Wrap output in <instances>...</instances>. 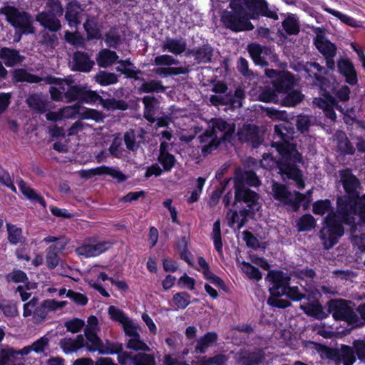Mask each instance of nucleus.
<instances>
[{"mask_svg":"<svg viewBox=\"0 0 365 365\" xmlns=\"http://www.w3.org/2000/svg\"><path fill=\"white\" fill-rule=\"evenodd\" d=\"M205 182V179L203 178L200 177L197 179L196 187L192 192L191 195L188 198V203H192L194 202H196L199 199V197L202 193V190Z\"/></svg>","mask_w":365,"mask_h":365,"instance_id":"nucleus-61","label":"nucleus"},{"mask_svg":"<svg viewBox=\"0 0 365 365\" xmlns=\"http://www.w3.org/2000/svg\"><path fill=\"white\" fill-rule=\"evenodd\" d=\"M350 302L342 299L331 300L329 309L336 320H344L349 324H359L357 314L349 306Z\"/></svg>","mask_w":365,"mask_h":365,"instance_id":"nucleus-14","label":"nucleus"},{"mask_svg":"<svg viewBox=\"0 0 365 365\" xmlns=\"http://www.w3.org/2000/svg\"><path fill=\"white\" fill-rule=\"evenodd\" d=\"M268 278L271 282L269 292L272 295L267 300L268 304L279 308H286L290 305V302L278 297L287 295L294 301H300L304 298V293L300 292L297 286L289 287V278L281 272H270Z\"/></svg>","mask_w":365,"mask_h":365,"instance_id":"nucleus-5","label":"nucleus"},{"mask_svg":"<svg viewBox=\"0 0 365 365\" xmlns=\"http://www.w3.org/2000/svg\"><path fill=\"white\" fill-rule=\"evenodd\" d=\"M168 147V143L161 142L160 155L158 157V160L162 164L165 171H170L175 163L174 156L167 152Z\"/></svg>","mask_w":365,"mask_h":365,"instance_id":"nucleus-32","label":"nucleus"},{"mask_svg":"<svg viewBox=\"0 0 365 365\" xmlns=\"http://www.w3.org/2000/svg\"><path fill=\"white\" fill-rule=\"evenodd\" d=\"M108 314L112 319L118 322L121 325L129 319L121 309L114 306L108 308Z\"/></svg>","mask_w":365,"mask_h":365,"instance_id":"nucleus-55","label":"nucleus"},{"mask_svg":"<svg viewBox=\"0 0 365 365\" xmlns=\"http://www.w3.org/2000/svg\"><path fill=\"white\" fill-rule=\"evenodd\" d=\"M300 308L307 315L314 317L318 319H322L327 317V314L324 311L322 305L317 302L301 304Z\"/></svg>","mask_w":365,"mask_h":365,"instance_id":"nucleus-33","label":"nucleus"},{"mask_svg":"<svg viewBox=\"0 0 365 365\" xmlns=\"http://www.w3.org/2000/svg\"><path fill=\"white\" fill-rule=\"evenodd\" d=\"M322 8L324 11H327V13L333 15L336 18H337L339 20H340L341 22L345 24L346 25H348L351 27H359V22L354 19V18L347 16L339 11L332 9L329 7H328L326 4H322Z\"/></svg>","mask_w":365,"mask_h":365,"instance_id":"nucleus-35","label":"nucleus"},{"mask_svg":"<svg viewBox=\"0 0 365 365\" xmlns=\"http://www.w3.org/2000/svg\"><path fill=\"white\" fill-rule=\"evenodd\" d=\"M82 9L76 2H71L68 4L66 11V19L70 27H76L81 23V14Z\"/></svg>","mask_w":365,"mask_h":365,"instance_id":"nucleus-28","label":"nucleus"},{"mask_svg":"<svg viewBox=\"0 0 365 365\" xmlns=\"http://www.w3.org/2000/svg\"><path fill=\"white\" fill-rule=\"evenodd\" d=\"M303 69L309 77L315 79V83L324 86V76L328 75V70L316 62H307Z\"/></svg>","mask_w":365,"mask_h":365,"instance_id":"nucleus-23","label":"nucleus"},{"mask_svg":"<svg viewBox=\"0 0 365 365\" xmlns=\"http://www.w3.org/2000/svg\"><path fill=\"white\" fill-rule=\"evenodd\" d=\"M83 26L88 38H100L101 37V26L95 18L88 19Z\"/></svg>","mask_w":365,"mask_h":365,"instance_id":"nucleus-38","label":"nucleus"},{"mask_svg":"<svg viewBox=\"0 0 365 365\" xmlns=\"http://www.w3.org/2000/svg\"><path fill=\"white\" fill-rule=\"evenodd\" d=\"M127 348L130 349H133L135 351L142 350V351H149L150 349L148 346L145 344L141 339L140 334L130 337L127 341L126 344Z\"/></svg>","mask_w":365,"mask_h":365,"instance_id":"nucleus-51","label":"nucleus"},{"mask_svg":"<svg viewBox=\"0 0 365 365\" xmlns=\"http://www.w3.org/2000/svg\"><path fill=\"white\" fill-rule=\"evenodd\" d=\"M262 359V354L260 351L255 352H242L239 354V361L242 365H255L258 364Z\"/></svg>","mask_w":365,"mask_h":365,"instance_id":"nucleus-39","label":"nucleus"},{"mask_svg":"<svg viewBox=\"0 0 365 365\" xmlns=\"http://www.w3.org/2000/svg\"><path fill=\"white\" fill-rule=\"evenodd\" d=\"M227 87L224 83H217L214 86L212 91L216 93L210 98V101L215 106L230 105L233 108L242 106V101L244 98V91L238 88L235 90L234 95L227 94Z\"/></svg>","mask_w":365,"mask_h":365,"instance_id":"nucleus-11","label":"nucleus"},{"mask_svg":"<svg viewBox=\"0 0 365 365\" xmlns=\"http://www.w3.org/2000/svg\"><path fill=\"white\" fill-rule=\"evenodd\" d=\"M53 86L50 87V93L53 100L66 102L80 100L82 87L73 86L72 82L64 79L54 78L49 82Z\"/></svg>","mask_w":365,"mask_h":365,"instance_id":"nucleus-10","label":"nucleus"},{"mask_svg":"<svg viewBox=\"0 0 365 365\" xmlns=\"http://www.w3.org/2000/svg\"><path fill=\"white\" fill-rule=\"evenodd\" d=\"M339 205V203L337 202ZM313 212L316 215H323L328 213L324 220V225L320 231V238L326 249L333 247L337 243L338 240L344 235L342 227L343 218L339 212L337 214L331 212V202L328 200H321L315 202L313 205Z\"/></svg>","mask_w":365,"mask_h":365,"instance_id":"nucleus-4","label":"nucleus"},{"mask_svg":"<svg viewBox=\"0 0 365 365\" xmlns=\"http://www.w3.org/2000/svg\"><path fill=\"white\" fill-rule=\"evenodd\" d=\"M258 198L256 192L244 187L241 182H236L235 199L237 200L244 201L252 210L255 211L259 208Z\"/></svg>","mask_w":365,"mask_h":365,"instance_id":"nucleus-18","label":"nucleus"},{"mask_svg":"<svg viewBox=\"0 0 365 365\" xmlns=\"http://www.w3.org/2000/svg\"><path fill=\"white\" fill-rule=\"evenodd\" d=\"M247 49L253 61L257 65L266 66L267 61L273 57L271 48L261 46L255 43L250 44Z\"/></svg>","mask_w":365,"mask_h":365,"instance_id":"nucleus-19","label":"nucleus"},{"mask_svg":"<svg viewBox=\"0 0 365 365\" xmlns=\"http://www.w3.org/2000/svg\"><path fill=\"white\" fill-rule=\"evenodd\" d=\"M153 72L163 78L168 77V76H175L180 73H185V71L182 68H173L160 66L153 69Z\"/></svg>","mask_w":365,"mask_h":365,"instance_id":"nucleus-49","label":"nucleus"},{"mask_svg":"<svg viewBox=\"0 0 365 365\" xmlns=\"http://www.w3.org/2000/svg\"><path fill=\"white\" fill-rule=\"evenodd\" d=\"M162 49L175 55H180L186 49V43L182 38H167L162 45Z\"/></svg>","mask_w":365,"mask_h":365,"instance_id":"nucleus-29","label":"nucleus"},{"mask_svg":"<svg viewBox=\"0 0 365 365\" xmlns=\"http://www.w3.org/2000/svg\"><path fill=\"white\" fill-rule=\"evenodd\" d=\"M67 302L66 301L58 302L56 299H47L43 301L41 307L43 309L48 312L56 311L66 306Z\"/></svg>","mask_w":365,"mask_h":365,"instance_id":"nucleus-59","label":"nucleus"},{"mask_svg":"<svg viewBox=\"0 0 365 365\" xmlns=\"http://www.w3.org/2000/svg\"><path fill=\"white\" fill-rule=\"evenodd\" d=\"M29 106L39 112H43L46 109V103L43 98L38 95L30 96L27 99Z\"/></svg>","mask_w":365,"mask_h":365,"instance_id":"nucleus-53","label":"nucleus"},{"mask_svg":"<svg viewBox=\"0 0 365 365\" xmlns=\"http://www.w3.org/2000/svg\"><path fill=\"white\" fill-rule=\"evenodd\" d=\"M124 141L126 148L133 151L137 150L140 145L136 139L135 133L133 130H130L124 134Z\"/></svg>","mask_w":365,"mask_h":365,"instance_id":"nucleus-54","label":"nucleus"},{"mask_svg":"<svg viewBox=\"0 0 365 365\" xmlns=\"http://www.w3.org/2000/svg\"><path fill=\"white\" fill-rule=\"evenodd\" d=\"M316 225V221L311 215H305L297 222L299 231H309Z\"/></svg>","mask_w":365,"mask_h":365,"instance_id":"nucleus-50","label":"nucleus"},{"mask_svg":"<svg viewBox=\"0 0 365 365\" xmlns=\"http://www.w3.org/2000/svg\"><path fill=\"white\" fill-rule=\"evenodd\" d=\"M21 56L19 51L9 48H2L0 50V58L4 61L7 66H14L21 61Z\"/></svg>","mask_w":365,"mask_h":365,"instance_id":"nucleus-34","label":"nucleus"},{"mask_svg":"<svg viewBox=\"0 0 365 365\" xmlns=\"http://www.w3.org/2000/svg\"><path fill=\"white\" fill-rule=\"evenodd\" d=\"M315 46L325 57L327 68L334 71L335 68L334 57L336 53V46L322 36H317L315 40Z\"/></svg>","mask_w":365,"mask_h":365,"instance_id":"nucleus-16","label":"nucleus"},{"mask_svg":"<svg viewBox=\"0 0 365 365\" xmlns=\"http://www.w3.org/2000/svg\"><path fill=\"white\" fill-rule=\"evenodd\" d=\"M8 232V240L10 243L16 245L20 242L22 237L21 228L17 227L16 225L11 223L6 224Z\"/></svg>","mask_w":365,"mask_h":365,"instance_id":"nucleus-45","label":"nucleus"},{"mask_svg":"<svg viewBox=\"0 0 365 365\" xmlns=\"http://www.w3.org/2000/svg\"><path fill=\"white\" fill-rule=\"evenodd\" d=\"M179 61L173 56L168 54L157 56L153 61V65L159 66L170 67L178 65Z\"/></svg>","mask_w":365,"mask_h":365,"instance_id":"nucleus-46","label":"nucleus"},{"mask_svg":"<svg viewBox=\"0 0 365 365\" xmlns=\"http://www.w3.org/2000/svg\"><path fill=\"white\" fill-rule=\"evenodd\" d=\"M314 103L319 108L323 109L326 115L333 121L335 120L336 118L334 108L342 111V108L336 103L334 98L329 95H324V98H314Z\"/></svg>","mask_w":365,"mask_h":365,"instance_id":"nucleus-20","label":"nucleus"},{"mask_svg":"<svg viewBox=\"0 0 365 365\" xmlns=\"http://www.w3.org/2000/svg\"><path fill=\"white\" fill-rule=\"evenodd\" d=\"M48 344V339L45 337H42L40 339L35 341L31 346L24 347V355L28 354L31 351L35 352L43 351Z\"/></svg>","mask_w":365,"mask_h":365,"instance_id":"nucleus-58","label":"nucleus"},{"mask_svg":"<svg viewBox=\"0 0 365 365\" xmlns=\"http://www.w3.org/2000/svg\"><path fill=\"white\" fill-rule=\"evenodd\" d=\"M272 195L274 198L280 204L289 206L297 211L305 196L298 192H290L284 185L274 182L272 184Z\"/></svg>","mask_w":365,"mask_h":365,"instance_id":"nucleus-13","label":"nucleus"},{"mask_svg":"<svg viewBox=\"0 0 365 365\" xmlns=\"http://www.w3.org/2000/svg\"><path fill=\"white\" fill-rule=\"evenodd\" d=\"M178 250L180 253V257L187 262L188 264H191L192 262V255L187 251V241L185 238H182L178 242Z\"/></svg>","mask_w":365,"mask_h":365,"instance_id":"nucleus-60","label":"nucleus"},{"mask_svg":"<svg viewBox=\"0 0 365 365\" xmlns=\"http://www.w3.org/2000/svg\"><path fill=\"white\" fill-rule=\"evenodd\" d=\"M111 245L109 241L96 242L93 238H88L76 249V253L84 258L95 257L108 250Z\"/></svg>","mask_w":365,"mask_h":365,"instance_id":"nucleus-15","label":"nucleus"},{"mask_svg":"<svg viewBox=\"0 0 365 365\" xmlns=\"http://www.w3.org/2000/svg\"><path fill=\"white\" fill-rule=\"evenodd\" d=\"M80 173L81 176L84 178H90L96 175L106 173L111 175L113 178L118 179L119 181H123L125 180V177L120 171L108 167H101L92 170H81Z\"/></svg>","mask_w":365,"mask_h":365,"instance_id":"nucleus-25","label":"nucleus"},{"mask_svg":"<svg viewBox=\"0 0 365 365\" xmlns=\"http://www.w3.org/2000/svg\"><path fill=\"white\" fill-rule=\"evenodd\" d=\"M337 68L339 73L345 78L346 83L351 85L356 84L358 81L356 71L349 59H339L337 62Z\"/></svg>","mask_w":365,"mask_h":365,"instance_id":"nucleus-22","label":"nucleus"},{"mask_svg":"<svg viewBox=\"0 0 365 365\" xmlns=\"http://www.w3.org/2000/svg\"><path fill=\"white\" fill-rule=\"evenodd\" d=\"M173 301L180 309H185L190 304V296L185 292H180L174 295Z\"/></svg>","mask_w":365,"mask_h":365,"instance_id":"nucleus-63","label":"nucleus"},{"mask_svg":"<svg viewBox=\"0 0 365 365\" xmlns=\"http://www.w3.org/2000/svg\"><path fill=\"white\" fill-rule=\"evenodd\" d=\"M235 131L233 124H230L222 119H215L212 122V128L206 130L199 136L202 144V153L204 155L210 153L216 149L221 140H229Z\"/></svg>","mask_w":365,"mask_h":365,"instance_id":"nucleus-7","label":"nucleus"},{"mask_svg":"<svg viewBox=\"0 0 365 365\" xmlns=\"http://www.w3.org/2000/svg\"><path fill=\"white\" fill-rule=\"evenodd\" d=\"M63 8L59 0H47L46 10L39 14L36 19L45 28L56 32L61 28L57 16H61Z\"/></svg>","mask_w":365,"mask_h":365,"instance_id":"nucleus-12","label":"nucleus"},{"mask_svg":"<svg viewBox=\"0 0 365 365\" xmlns=\"http://www.w3.org/2000/svg\"><path fill=\"white\" fill-rule=\"evenodd\" d=\"M94 65V62L88 56L83 52H76L73 58L72 68L73 70L89 72Z\"/></svg>","mask_w":365,"mask_h":365,"instance_id":"nucleus-26","label":"nucleus"},{"mask_svg":"<svg viewBox=\"0 0 365 365\" xmlns=\"http://www.w3.org/2000/svg\"><path fill=\"white\" fill-rule=\"evenodd\" d=\"M65 247V244L57 242L51 245L46 250V262L47 267L53 269L56 268L59 263L58 253Z\"/></svg>","mask_w":365,"mask_h":365,"instance_id":"nucleus-24","label":"nucleus"},{"mask_svg":"<svg viewBox=\"0 0 365 365\" xmlns=\"http://www.w3.org/2000/svg\"><path fill=\"white\" fill-rule=\"evenodd\" d=\"M282 26L288 35H296L299 32L298 19L294 14H289L282 21Z\"/></svg>","mask_w":365,"mask_h":365,"instance_id":"nucleus-37","label":"nucleus"},{"mask_svg":"<svg viewBox=\"0 0 365 365\" xmlns=\"http://www.w3.org/2000/svg\"><path fill=\"white\" fill-rule=\"evenodd\" d=\"M239 138L244 141H253L257 139V131L255 126L247 125L239 132Z\"/></svg>","mask_w":365,"mask_h":365,"instance_id":"nucleus-47","label":"nucleus"},{"mask_svg":"<svg viewBox=\"0 0 365 365\" xmlns=\"http://www.w3.org/2000/svg\"><path fill=\"white\" fill-rule=\"evenodd\" d=\"M230 8L231 11L225 10L220 18L222 24L234 31L252 30L250 20L258 19L259 14L278 19L275 9L269 8L264 0H230Z\"/></svg>","mask_w":365,"mask_h":365,"instance_id":"nucleus-2","label":"nucleus"},{"mask_svg":"<svg viewBox=\"0 0 365 365\" xmlns=\"http://www.w3.org/2000/svg\"><path fill=\"white\" fill-rule=\"evenodd\" d=\"M340 176L346 195L338 198L339 212L344 223L354 231L356 220L365 223V195L359 197V181L349 170L340 171Z\"/></svg>","mask_w":365,"mask_h":365,"instance_id":"nucleus-3","label":"nucleus"},{"mask_svg":"<svg viewBox=\"0 0 365 365\" xmlns=\"http://www.w3.org/2000/svg\"><path fill=\"white\" fill-rule=\"evenodd\" d=\"M217 335L215 332H208L200 338L195 346L196 353H205L209 347L212 346L217 341Z\"/></svg>","mask_w":365,"mask_h":365,"instance_id":"nucleus-31","label":"nucleus"},{"mask_svg":"<svg viewBox=\"0 0 365 365\" xmlns=\"http://www.w3.org/2000/svg\"><path fill=\"white\" fill-rule=\"evenodd\" d=\"M59 344L64 353L71 354L84 346V336L80 334L76 339L64 338Z\"/></svg>","mask_w":365,"mask_h":365,"instance_id":"nucleus-27","label":"nucleus"},{"mask_svg":"<svg viewBox=\"0 0 365 365\" xmlns=\"http://www.w3.org/2000/svg\"><path fill=\"white\" fill-rule=\"evenodd\" d=\"M1 14H4L6 20L18 29L19 40L23 34V13L15 7L8 6L2 9Z\"/></svg>","mask_w":365,"mask_h":365,"instance_id":"nucleus-21","label":"nucleus"},{"mask_svg":"<svg viewBox=\"0 0 365 365\" xmlns=\"http://www.w3.org/2000/svg\"><path fill=\"white\" fill-rule=\"evenodd\" d=\"M64 326L67 331L72 333H78L85 326V322L83 319L74 318L66 322Z\"/></svg>","mask_w":365,"mask_h":365,"instance_id":"nucleus-56","label":"nucleus"},{"mask_svg":"<svg viewBox=\"0 0 365 365\" xmlns=\"http://www.w3.org/2000/svg\"><path fill=\"white\" fill-rule=\"evenodd\" d=\"M101 100V96L95 91L82 87L80 101L86 103H93Z\"/></svg>","mask_w":365,"mask_h":365,"instance_id":"nucleus-52","label":"nucleus"},{"mask_svg":"<svg viewBox=\"0 0 365 365\" xmlns=\"http://www.w3.org/2000/svg\"><path fill=\"white\" fill-rule=\"evenodd\" d=\"M24 197H26L29 200H30L33 202H38L43 207H46V203L42 197L36 192V191L30 187H26L24 185Z\"/></svg>","mask_w":365,"mask_h":365,"instance_id":"nucleus-64","label":"nucleus"},{"mask_svg":"<svg viewBox=\"0 0 365 365\" xmlns=\"http://www.w3.org/2000/svg\"><path fill=\"white\" fill-rule=\"evenodd\" d=\"M211 236L214 242L215 250L217 251L219 254H222V242L221 238V229L220 220H217L214 223Z\"/></svg>","mask_w":365,"mask_h":365,"instance_id":"nucleus-43","label":"nucleus"},{"mask_svg":"<svg viewBox=\"0 0 365 365\" xmlns=\"http://www.w3.org/2000/svg\"><path fill=\"white\" fill-rule=\"evenodd\" d=\"M265 112L272 119L283 120V123L274 126L275 141L272 143L281 158L276 161L270 155H264L260 164L266 169L272 170L274 167H277L284 180H292L299 188L302 189L305 185L302 174L295 166L296 163L302 161V158L295 146L289 142L292 138V128L290 123L286 121L287 114L284 110H278L273 108H267Z\"/></svg>","mask_w":365,"mask_h":365,"instance_id":"nucleus-1","label":"nucleus"},{"mask_svg":"<svg viewBox=\"0 0 365 365\" xmlns=\"http://www.w3.org/2000/svg\"><path fill=\"white\" fill-rule=\"evenodd\" d=\"M96 80L101 86H108L115 83L118 81V78L114 73L106 71H100L96 74Z\"/></svg>","mask_w":365,"mask_h":365,"instance_id":"nucleus-48","label":"nucleus"},{"mask_svg":"<svg viewBox=\"0 0 365 365\" xmlns=\"http://www.w3.org/2000/svg\"><path fill=\"white\" fill-rule=\"evenodd\" d=\"M294 83V78L291 73H284L281 75L278 82L274 85V91L263 90L259 95L258 100L265 103H276L279 101V94H287L282 104L284 106H294L302 101L304 95L298 91H290Z\"/></svg>","mask_w":365,"mask_h":365,"instance_id":"nucleus-6","label":"nucleus"},{"mask_svg":"<svg viewBox=\"0 0 365 365\" xmlns=\"http://www.w3.org/2000/svg\"><path fill=\"white\" fill-rule=\"evenodd\" d=\"M78 115L83 119H93L96 122L103 120V115L96 110L81 107L79 104L63 107L57 111H49L46 117L48 120L59 121L74 118Z\"/></svg>","mask_w":365,"mask_h":365,"instance_id":"nucleus-9","label":"nucleus"},{"mask_svg":"<svg viewBox=\"0 0 365 365\" xmlns=\"http://www.w3.org/2000/svg\"><path fill=\"white\" fill-rule=\"evenodd\" d=\"M125 334L130 337L139 335V326L130 318L122 324Z\"/></svg>","mask_w":365,"mask_h":365,"instance_id":"nucleus-62","label":"nucleus"},{"mask_svg":"<svg viewBox=\"0 0 365 365\" xmlns=\"http://www.w3.org/2000/svg\"><path fill=\"white\" fill-rule=\"evenodd\" d=\"M140 90L143 92H153V91H163L165 88L162 86L161 82L156 80L150 81V82L144 83L141 85Z\"/></svg>","mask_w":365,"mask_h":365,"instance_id":"nucleus-57","label":"nucleus"},{"mask_svg":"<svg viewBox=\"0 0 365 365\" xmlns=\"http://www.w3.org/2000/svg\"><path fill=\"white\" fill-rule=\"evenodd\" d=\"M98 351L101 354H118V362L122 365H154L155 359L152 355L138 354L131 356L128 352L123 351V345L110 341H101Z\"/></svg>","mask_w":365,"mask_h":365,"instance_id":"nucleus-8","label":"nucleus"},{"mask_svg":"<svg viewBox=\"0 0 365 365\" xmlns=\"http://www.w3.org/2000/svg\"><path fill=\"white\" fill-rule=\"evenodd\" d=\"M197 264L199 266V269L202 272L205 278L216 284H220L222 282L221 279L218 277L210 271L208 264L206 262L203 257H198Z\"/></svg>","mask_w":365,"mask_h":365,"instance_id":"nucleus-40","label":"nucleus"},{"mask_svg":"<svg viewBox=\"0 0 365 365\" xmlns=\"http://www.w3.org/2000/svg\"><path fill=\"white\" fill-rule=\"evenodd\" d=\"M118 58V56L115 51L103 49L99 52L96 61L98 66L106 68L115 62Z\"/></svg>","mask_w":365,"mask_h":365,"instance_id":"nucleus-36","label":"nucleus"},{"mask_svg":"<svg viewBox=\"0 0 365 365\" xmlns=\"http://www.w3.org/2000/svg\"><path fill=\"white\" fill-rule=\"evenodd\" d=\"M242 271L251 279L257 281L262 279V274L258 269L245 262H242L240 264Z\"/></svg>","mask_w":365,"mask_h":365,"instance_id":"nucleus-44","label":"nucleus"},{"mask_svg":"<svg viewBox=\"0 0 365 365\" xmlns=\"http://www.w3.org/2000/svg\"><path fill=\"white\" fill-rule=\"evenodd\" d=\"M143 102L145 106L144 116L148 121L153 123L157 120L158 127H164L168 125L169 120L167 117L157 118L155 116L159 108V103L157 99L148 96L143 98Z\"/></svg>","mask_w":365,"mask_h":365,"instance_id":"nucleus-17","label":"nucleus"},{"mask_svg":"<svg viewBox=\"0 0 365 365\" xmlns=\"http://www.w3.org/2000/svg\"><path fill=\"white\" fill-rule=\"evenodd\" d=\"M338 355L340 360L344 365H352L356 361L354 351L351 348L346 345H342L338 351Z\"/></svg>","mask_w":365,"mask_h":365,"instance_id":"nucleus-41","label":"nucleus"},{"mask_svg":"<svg viewBox=\"0 0 365 365\" xmlns=\"http://www.w3.org/2000/svg\"><path fill=\"white\" fill-rule=\"evenodd\" d=\"M23 355V349L15 351L12 349H2L0 352V360L4 365H23L19 355Z\"/></svg>","mask_w":365,"mask_h":365,"instance_id":"nucleus-30","label":"nucleus"},{"mask_svg":"<svg viewBox=\"0 0 365 365\" xmlns=\"http://www.w3.org/2000/svg\"><path fill=\"white\" fill-rule=\"evenodd\" d=\"M86 341L84 339V346L91 351H96L98 350L101 344V339L97 336V332H84Z\"/></svg>","mask_w":365,"mask_h":365,"instance_id":"nucleus-42","label":"nucleus"}]
</instances>
